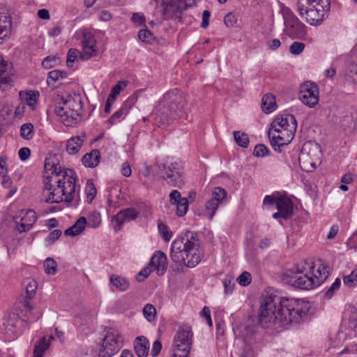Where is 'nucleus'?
Masks as SVG:
<instances>
[{"instance_id": "obj_1", "label": "nucleus", "mask_w": 357, "mask_h": 357, "mask_svg": "<svg viewBox=\"0 0 357 357\" xmlns=\"http://www.w3.org/2000/svg\"><path fill=\"white\" fill-rule=\"evenodd\" d=\"M309 310V303L303 300L269 295L261 303L258 323L267 328L301 324L308 319Z\"/></svg>"}, {"instance_id": "obj_2", "label": "nucleus", "mask_w": 357, "mask_h": 357, "mask_svg": "<svg viewBox=\"0 0 357 357\" xmlns=\"http://www.w3.org/2000/svg\"><path fill=\"white\" fill-rule=\"evenodd\" d=\"M199 240L196 232L187 231L183 236L173 241L170 257L180 266L194 268L199 264L203 257L199 250Z\"/></svg>"}, {"instance_id": "obj_3", "label": "nucleus", "mask_w": 357, "mask_h": 357, "mask_svg": "<svg viewBox=\"0 0 357 357\" xmlns=\"http://www.w3.org/2000/svg\"><path fill=\"white\" fill-rule=\"evenodd\" d=\"M187 100L185 94L178 89L166 92L156 107V121L162 125L169 124L185 115Z\"/></svg>"}, {"instance_id": "obj_4", "label": "nucleus", "mask_w": 357, "mask_h": 357, "mask_svg": "<svg viewBox=\"0 0 357 357\" xmlns=\"http://www.w3.org/2000/svg\"><path fill=\"white\" fill-rule=\"evenodd\" d=\"M331 8V0H298L297 10L312 26L322 23Z\"/></svg>"}, {"instance_id": "obj_5", "label": "nucleus", "mask_w": 357, "mask_h": 357, "mask_svg": "<svg viewBox=\"0 0 357 357\" xmlns=\"http://www.w3.org/2000/svg\"><path fill=\"white\" fill-rule=\"evenodd\" d=\"M306 268L296 265L282 274L281 278L287 284L303 290L314 289L320 285L321 280H316L311 276L310 271L305 273Z\"/></svg>"}, {"instance_id": "obj_6", "label": "nucleus", "mask_w": 357, "mask_h": 357, "mask_svg": "<svg viewBox=\"0 0 357 357\" xmlns=\"http://www.w3.org/2000/svg\"><path fill=\"white\" fill-rule=\"evenodd\" d=\"M74 174L69 176L66 172L62 178L55 181L57 183L56 188L50 192L47 198L45 199L47 203H60L63 200L66 202H70L74 198L76 191V178Z\"/></svg>"}, {"instance_id": "obj_7", "label": "nucleus", "mask_w": 357, "mask_h": 357, "mask_svg": "<svg viewBox=\"0 0 357 357\" xmlns=\"http://www.w3.org/2000/svg\"><path fill=\"white\" fill-rule=\"evenodd\" d=\"M160 174L170 187L181 188L185 183L183 167L177 162L163 164L160 167Z\"/></svg>"}, {"instance_id": "obj_8", "label": "nucleus", "mask_w": 357, "mask_h": 357, "mask_svg": "<svg viewBox=\"0 0 357 357\" xmlns=\"http://www.w3.org/2000/svg\"><path fill=\"white\" fill-rule=\"evenodd\" d=\"M122 337L117 331L109 330L106 332L98 351V357H112L122 347Z\"/></svg>"}, {"instance_id": "obj_9", "label": "nucleus", "mask_w": 357, "mask_h": 357, "mask_svg": "<svg viewBox=\"0 0 357 357\" xmlns=\"http://www.w3.org/2000/svg\"><path fill=\"white\" fill-rule=\"evenodd\" d=\"M192 332L186 327L178 330L174 337V349L171 357H188L191 349Z\"/></svg>"}, {"instance_id": "obj_10", "label": "nucleus", "mask_w": 357, "mask_h": 357, "mask_svg": "<svg viewBox=\"0 0 357 357\" xmlns=\"http://www.w3.org/2000/svg\"><path fill=\"white\" fill-rule=\"evenodd\" d=\"M263 204L267 206H273L275 205L278 211L283 213H287V216L290 218L294 214V204L292 201L287 197V194L279 192H273L271 195H266Z\"/></svg>"}, {"instance_id": "obj_11", "label": "nucleus", "mask_w": 357, "mask_h": 357, "mask_svg": "<svg viewBox=\"0 0 357 357\" xmlns=\"http://www.w3.org/2000/svg\"><path fill=\"white\" fill-rule=\"evenodd\" d=\"M285 31L288 36L294 39H303L307 35L306 26L292 13L284 15Z\"/></svg>"}, {"instance_id": "obj_12", "label": "nucleus", "mask_w": 357, "mask_h": 357, "mask_svg": "<svg viewBox=\"0 0 357 357\" xmlns=\"http://www.w3.org/2000/svg\"><path fill=\"white\" fill-rule=\"evenodd\" d=\"M295 132L294 131L282 129L273 130V128H270L268 131V136L273 149L278 153H281L282 148L291 142Z\"/></svg>"}, {"instance_id": "obj_13", "label": "nucleus", "mask_w": 357, "mask_h": 357, "mask_svg": "<svg viewBox=\"0 0 357 357\" xmlns=\"http://www.w3.org/2000/svg\"><path fill=\"white\" fill-rule=\"evenodd\" d=\"M155 8L154 15L160 20L174 18L180 13V7L176 0H154Z\"/></svg>"}, {"instance_id": "obj_14", "label": "nucleus", "mask_w": 357, "mask_h": 357, "mask_svg": "<svg viewBox=\"0 0 357 357\" xmlns=\"http://www.w3.org/2000/svg\"><path fill=\"white\" fill-rule=\"evenodd\" d=\"M55 105L54 112L59 117L60 121L66 126H72L77 123V119L74 116V112L69 109L68 106L66 105V102L64 100L63 96L57 95L54 99Z\"/></svg>"}, {"instance_id": "obj_15", "label": "nucleus", "mask_w": 357, "mask_h": 357, "mask_svg": "<svg viewBox=\"0 0 357 357\" xmlns=\"http://www.w3.org/2000/svg\"><path fill=\"white\" fill-rule=\"evenodd\" d=\"M299 99L309 107H314L319 102V87L317 84L306 82L301 84Z\"/></svg>"}, {"instance_id": "obj_16", "label": "nucleus", "mask_w": 357, "mask_h": 357, "mask_svg": "<svg viewBox=\"0 0 357 357\" xmlns=\"http://www.w3.org/2000/svg\"><path fill=\"white\" fill-rule=\"evenodd\" d=\"M37 219L36 212L29 209L26 211L21 210L13 217V221L16 224L20 232H24L30 229Z\"/></svg>"}, {"instance_id": "obj_17", "label": "nucleus", "mask_w": 357, "mask_h": 357, "mask_svg": "<svg viewBox=\"0 0 357 357\" xmlns=\"http://www.w3.org/2000/svg\"><path fill=\"white\" fill-rule=\"evenodd\" d=\"M227 196L226 190L221 187H216L212 192V197L206 203L205 215L212 220L220 203Z\"/></svg>"}, {"instance_id": "obj_18", "label": "nucleus", "mask_w": 357, "mask_h": 357, "mask_svg": "<svg viewBox=\"0 0 357 357\" xmlns=\"http://www.w3.org/2000/svg\"><path fill=\"white\" fill-rule=\"evenodd\" d=\"M15 70L12 63L0 56V89L6 91L13 85V76Z\"/></svg>"}, {"instance_id": "obj_19", "label": "nucleus", "mask_w": 357, "mask_h": 357, "mask_svg": "<svg viewBox=\"0 0 357 357\" xmlns=\"http://www.w3.org/2000/svg\"><path fill=\"white\" fill-rule=\"evenodd\" d=\"M297 121L293 114L283 113L278 115L271 123V128L273 130L282 129L296 132Z\"/></svg>"}, {"instance_id": "obj_20", "label": "nucleus", "mask_w": 357, "mask_h": 357, "mask_svg": "<svg viewBox=\"0 0 357 357\" xmlns=\"http://www.w3.org/2000/svg\"><path fill=\"white\" fill-rule=\"evenodd\" d=\"M96 39L92 33L89 32H84L83 33V40L82 41L83 51L79 56L81 59L87 60L96 55Z\"/></svg>"}, {"instance_id": "obj_21", "label": "nucleus", "mask_w": 357, "mask_h": 357, "mask_svg": "<svg viewBox=\"0 0 357 357\" xmlns=\"http://www.w3.org/2000/svg\"><path fill=\"white\" fill-rule=\"evenodd\" d=\"M138 216L137 211L133 208H128L120 211L112 218V222L116 224L114 226L115 233H118L121 229L125 221L135 220Z\"/></svg>"}, {"instance_id": "obj_22", "label": "nucleus", "mask_w": 357, "mask_h": 357, "mask_svg": "<svg viewBox=\"0 0 357 357\" xmlns=\"http://www.w3.org/2000/svg\"><path fill=\"white\" fill-rule=\"evenodd\" d=\"M149 266L153 271H157L158 275H162L167 269V258L166 255L162 251H157L152 256Z\"/></svg>"}, {"instance_id": "obj_23", "label": "nucleus", "mask_w": 357, "mask_h": 357, "mask_svg": "<svg viewBox=\"0 0 357 357\" xmlns=\"http://www.w3.org/2000/svg\"><path fill=\"white\" fill-rule=\"evenodd\" d=\"M135 103L133 98H128L121 105V107L113 114V115L107 120V122L111 124H115L121 121L128 114L130 108Z\"/></svg>"}, {"instance_id": "obj_24", "label": "nucleus", "mask_w": 357, "mask_h": 357, "mask_svg": "<svg viewBox=\"0 0 357 357\" xmlns=\"http://www.w3.org/2000/svg\"><path fill=\"white\" fill-rule=\"evenodd\" d=\"M64 100L66 102V105L68 106V109L74 112V116L77 119V123L80 121V118L82 115V101L79 96H71L68 95Z\"/></svg>"}, {"instance_id": "obj_25", "label": "nucleus", "mask_w": 357, "mask_h": 357, "mask_svg": "<svg viewBox=\"0 0 357 357\" xmlns=\"http://www.w3.org/2000/svg\"><path fill=\"white\" fill-rule=\"evenodd\" d=\"M349 313V318L344 321V327L347 332V335H357V308L351 307L348 310Z\"/></svg>"}, {"instance_id": "obj_26", "label": "nucleus", "mask_w": 357, "mask_h": 357, "mask_svg": "<svg viewBox=\"0 0 357 357\" xmlns=\"http://www.w3.org/2000/svg\"><path fill=\"white\" fill-rule=\"evenodd\" d=\"M86 139V134L82 133L81 136H75L70 138L66 144V152L70 155H74L79 152L83 142Z\"/></svg>"}, {"instance_id": "obj_27", "label": "nucleus", "mask_w": 357, "mask_h": 357, "mask_svg": "<svg viewBox=\"0 0 357 357\" xmlns=\"http://www.w3.org/2000/svg\"><path fill=\"white\" fill-rule=\"evenodd\" d=\"M134 349L138 357H146L149 354V342L144 336H138L134 342Z\"/></svg>"}, {"instance_id": "obj_28", "label": "nucleus", "mask_w": 357, "mask_h": 357, "mask_svg": "<svg viewBox=\"0 0 357 357\" xmlns=\"http://www.w3.org/2000/svg\"><path fill=\"white\" fill-rule=\"evenodd\" d=\"M100 152L98 149H93L90 153H86L82 158V164L86 167L94 168L100 162Z\"/></svg>"}, {"instance_id": "obj_29", "label": "nucleus", "mask_w": 357, "mask_h": 357, "mask_svg": "<svg viewBox=\"0 0 357 357\" xmlns=\"http://www.w3.org/2000/svg\"><path fill=\"white\" fill-rule=\"evenodd\" d=\"M314 266H310V275L313 276L316 280L320 281V284H322L329 275V266L327 264L321 263L319 266L314 271Z\"/></svg>"}, {"instance_id": "obj_30", "label": "nucleus", "mask_w": 357, "mask_h": 357, "mask_svg": "<svg viewBox=\"0 0 357 357\" xmlns=\"http://www.w3.org/2000/svg\"><path fill=\"white\" fill-rule=\"evenodd\" d=\"M12 20L10 15L4 14L0 16V40L8 36L11 31Z\"/></svg>"}, {"instance_id": "obj_31", "label": "nucleus", "mask_w": 357, "mask_h": 357, "mask_svg": "<svg viewBox=\"0 0 357 357\" xmlns=\"http://www.w3.org/2000/svg\"><path fill=\"white\" fill-rule=\"evenodd\" d=\"M261 107L266 114L273 112L277 107L275 96L272 93L265 94L262 98Z\"/></svg>"}, {"instance_id": "obj_32", "label": "nucleus", "mask_w": 357, "mask_h": 357, "mask_svg": "<svg viewBox=\"0 0 357 357\" xmlns=\"http://www.w3.org/2000/svg\"><path fill=\"white\" fill-rule=\"evenodd\" d=\"M109 281L113 286L121 291H126L130 286V282L127 278L115 274L110 276Z\"/></svg>"}, {"instance_id": "obj_33", "label": "nucleus", "mask_w": 357, "mask_h": 357, "mask_svg": "<svg viewBox=\"0 0 357 357\" xmlns=\"http://www.w3.org/2000/svg\"><path fill=\"white\" fill-rule=\"evenodd\" d=\"M39 96L38 91H29L26 92L20 91V97L26 105L33 107L37 103V98Z\"/></svg>"}, {"instance_id": "obj_34", "label": "nucleus", "mask_w": 357, "mask_h": 357, "mask_svg": "<svg viewBox=\"0 0 357 357\" xmlns=\"http://www.w3.org/2000/svg\"><path fill=\"white\" fill-rule=\"evenodd\" d=\"M50 342L46 340L45 337H43L37 342L34 347L33 357H43L45 351L48 349Z\"/></svg>"}, {"instance_id": "obj_35", "label": "nucleus", "mask_w": 357, "mask_h": 357, "mask_svg": "<svg viewBox=\"0 0 357 357\" xmlns=\"http://www.w3.org/2000/svg\"><path fill=\"white\" fill-rule=\"evenodd\" d=\"M36 290V282L35 281L29 282L26 286V296L24 300V305L29 310L31 309L29 300L33 296Z\"/></svg>"}, {"instance_id": "obj_36", "label": "nucleus", "mask_w": 357, "mask_h": 357, "mask_svg": "<svg viewBox=\"0 0 357 357\" xmlns=\"http://www.w3.org/2000/svg\"><path fill=\"white\" fill-rule=\"evenodd\" d=\"M67 73L64 70H53L48 73L47 83L49 86L54 85L56 81L67 77Z\"/></svg>"}, {"instance_id": "obj_37", "label": "nucleus", "mask_w": 357, "mask_h": 357, "mask_svg": "<svg viewBox=\"0 0 357 357\" xmlns=\"http://www.w3.org/2000/svg\"><path fill=\"white\" fill-rule=\"evenodd\" d=\"M34 133L33 126L31 123H26L20 127V136L26 140H30L33 138Z\"/></svg>"}, {"instance_id": "obj_38", "label": "nucleus", "mask_w": 357, "mask_h": 357, "mask_svg": "<svg viewBox=\"0 0 357 357\" xmlns=\"http://www.w3.org/2000/svg\"><path fill=\"white\" fill-rule=\"evenodd\" d=\"M236 143L242 148H247L249 145L250 140L248 135L241 131H234L233 132Z\"/></svg>"}, {"instance_id": "obj_39", "label": "nucleus", "mask_w": 357, "mask_h": 357, "mask_svg": "<svg viewBox=\"0 0 357 357\" xmlns=\"http://www.w3.org/2000/svg\"><path fill=\"white\" fill-rule=\"evenodd\" d=\"M174 205L176 206V215L179 217L184 216L188 209V199L185 197H183L180 199L179 202H176V203H175Z\"/></svg>"}, {"instance_id": "obj_40", "label": "nucleus", "mask_w": 357, "mask_h": 357, "mask_svg": "<svg viewBox=\"0 0 357 357\" xmlns=\"http://www.w3.org/2000/svg\"><path fill=\"white\" fill-rule=\"evenodd\" d=\"M45 272L47 275H54L57 272V263L52 257H48L45 259Z\"/></svg>"}, {"instance_id": "obj_41", "label": "nucleus", "mask_w": 357, "mask_h": 357, "mask_svg": "<svg viewBox=\"0 0 357 357\" xmlns=\"http://www.w3.org/2000/svg\"><path fill=\"white\" fill-rule=\"evenodd\" d=\"M143 314L148 321L152 322L155 320L156 310L153 305L146 304L143 308Z\"/></svg>"}, {"instance_id": "obj_42", "label": "nucleus", "mask_w": 357, "mask_h": 357, "mask_svg": "<svg viewBox=\"0 0 357 357\" xmlns=\"http://www.w3.org/2000/svg\"><path fill=\"white\" fill-rule=\"evenodd\" d=\"M101 223V217L100 213L97 211L92 212L88 217L86 225L89 227H98Z\"/></svg>"}, {"instance_id": "obj_43", "label": "nucleus", "mask_w": 357, "mask_h": 357, "mask_svg": "<svg viewBox=\"0 0 357 357\" xmlns=\"http://www.w3.org/2000/svg\"><path fill=\"white\" fill-rule=\"evenodd\" d=\"M158 227L162 239L166 242L169 241L172 236V233L169 230L168 227L165 223L159 221Z\"/></svg>"}, {"instance_id": "obj_44", "label": "nucleus", "mask_w": 357, "mask_h": 357, "mask_svg": "<svg viewBox=\"0 0 357 357\" xmlns=\"http://www.w3.org/2000/svg\"><path fill=\"white\" fill-rule=\"evenodd\" d=\"M341 285V280L340 278H336L333 283L326 289L325 291V297L330 299L335 293L340 289Z\"/></svg>"}, {"instance_id": "obj_45", "label": "nucleus", "mask_w": 357, "mask_h": 357, "mask_svg": "<svg viewBox=\"0 0 357 357\" xmlns=\"http://www.w3.org/2000/svg\"><path fill=\"white\" fill-rule=\"evenodd\" d=\"M343 283L349 288L355 287L357 285V273L353 271L349 275L344 276Z\"/></svg>"}, {"instance_id": "obj_46", "label": "nucleus", "mask_w": 357, "mask_h": 357, "mask_svg": "<svg viewBox=\"0 0 357 357\" xmlns=\"http://www.w3.org/2000/svg\"><path fill=\"white\" fill-rule=\"evenodd\" d=\"M85 192L86 194V197L89 200V202H91L96 197L97 193L96 189L95 188L94 184L93 183L92 180L87 181L86 185L85 188Z\"/></svg>"}, {"instance_id": "obj_47", "label": "nucleus", "mask_w": 357, "mask_h": 357, "mask_svg": "<svg viewBox=\"0 0 357 357\" xmlns=\"http://www.w3.org/2000/svg\"><path fill=\"white\" fill-rule=\"evenodd\" d=\"M70 171L71 174H75V172H73L72 170L70 169H63L62 167L59 165L58 162H56L52 169V172L50 173V178L52 180L58 179L57 177L61 175L62 176L64 175V172Z\"/></svg>"}, {"instance_id": "obj_48", "label": "nucleus", "mask_w": 357, "mask_h": 357, "mask_svg": "<svg viewBox=\"0 0 357 357\" xmlns=\"http://www.w3.org/2000/svg\"><path fill=\"white\" fill-rule=\"evenodd\" d=\"M59 60L56 56H46L42 61V66L45 69L52 68L57 64Z\"/></svg>"}, {"instance_id": "obj_49", "label": "nucleus", "mask_w": 357, "mask_h": 357, "mask_svg": "<svg viewBox=\"0 0 357 357\" xmlns=\"http://www.w3.org/2000/svg\"><path fill=\"white\" fill-rule=\"evenodd\" d=\"M269 153L270 152L267 146L263 144L256 145L253 151V155L257 158L268 155Z\"/></svg>"}, {"instance_id": "obj_50", "label": "nucleus", "mask_w": 357, "mask_h": 357, "mask_svg": "<svg viewBox=\"0 0 357 357\" xmlns=\"http://www.w3.org/2000/svg\"><path fill=\"white\" fill-rule=\"evenodd\" d=\"M137 36L139 39L142 42L151 43L153 40V34L147 27L144 29L139 30Z\"/></svg>"}, {"instance_id": "obj_51", "label": "nucleus", "mask_w": 357, "mask_h": 357, "mask_svg": "<svg viewBox=\"0 0 357 357\" xmlns=\"http://www.w3.org/2000/svg\"><path fill=\"white\" fill-rule=\"evenodd\" d=\"M237 281L241 286L246 287L251 283L252 276L248 271H243L237 278Z\"/></svg>"}, {"instance_id": "obj_52", "label": "nucleus", "mask_w": 357, "mask_h": 357, "mask_svg": "<svg viewBox=\"0 0 357 357\" xmlns=\"http://www.w3.org/2000/svg\"><path fill=\"white\" fill-rule=\"evenodd\" d=\"M86 223V219L84 217H80L71 227L78 235L84 229Z\"/></svg>"}, {"instance_id": "obj_53", "label": "nucleus", "mask_w": 357, "mask_h": 357, "mask_svg": "<svg viewBox=\"0 0 357 357\" xmlns=\"http://www.w3.org/2000/svg\"><path fill=\"white\" fill-rule=\"evenodd\" d=\"M61 235V231L60 229H55L50 232V234L45 238V243L47 245H52Z\"/></svg>"}, {"instance_id": "obj_54", "label": "nucleus", "mask_w": 357, "mask_h": 357, "mask_svg": "<svg viewBox=\"0 0 357 357\" xmlns=\"http://www.w3.org/2000/svg\"><path fill=\"white\" fill-rule=\"evenodd\" d=\"M305 48V44L301 42H294L289 47L291 54L298 55Z\"/></svg>"}, {"instance_id": "obj_55", "label": "nucleus", "mask_w": 357, "mask_h": 357, "mask_svg": "<svg viewBox=\"0 0 357 357\" xmlns=\"http://www.w3.org/2000/svg\"><path fill=\"white\" fill-rule=\"evenodd\" d=\"M78 50L76 49L70 48L67 53V59H66V65L68 67H71L73 63L75 62V59L78 55Z\"/></svg>"}, {"instance_id": "obj_56", "label": "nucleus", "mask_w": 357, "mask_h": 357, "mask_svg": "<svg viewBox=\"0 0 357 357\" xmlns=\"http://www.w3.org/2000/svg\"><path fill=\"white\" fill-rule=\"evenodd\" d=\"M131 21L133 23L138 24V25H139V26H144L146 27V26L145 24V22H146L145 16L142 13H133L132 15V17H131Z\"/></svg>"}, {"instance_id": "obj_57", "label": "nucleus", "mask_w": 357, "mask_h": 357, "mask_svg": "<svg viewBox=\"0 0 357 357\" xmlns=\"http://www.w3.org/2000/svg\"><path fill=\"white\" fill-rule=\"evenodd\" d=\"M224 22L227 27H233L237 22V18L233 13L230 12L225 16Z\"/></svg>"}, {"instance_id": "obj_58", "label": "nucleus", "mask_w": 357, "mask_h": 357, "mask_svg": "<svg viewBox=\"0 0 357 357\" xmlns=\"http://www.w3.org/2000/svg\"><path fill=\"white\" fill-rule=\"evenodd\" d=\"M152 271L153 269H151L149 265L137 274L136 276V280L139 282L143 281L145 278H148Z\"/></svg>"}, {"instance_id": "obj_59", "label": "nucleus", "mask_w": 357, "mask_h": 357, "mask_svg": "<svg viewBox=\"0 0 357 357\" xmlns=\"http://www.w3.org/2000/svg\"><path fill=\"white\" fill-rule=\"evenodd\" d=\"M122 89L123 86H121V82H120L112 87L108 97L116 100L117 96L120 93Z\"/></svg>"}, {"instance_id": "obj_60", "label": "nucleus", "mask_w": 357, "mask_h": 357, "mask_svg": "<svg viewBox=\"0 0 357 357\" xmlns=\"http://www.w3.org/2000/svg\"><path fill=\"white\" fill-rule=\"evenodd\" d=\"M254 351L250 344H245L240 354V357H254Z\"/></svg>"}, {"instance_id": "obj_61", "label": "nucleus", "mask_w": 357, "mask_h": 357, "mask_svg": "<svg viewBox=\"0 0 357 357\" xmlns=\"http://www.w3.org/2000/svg\"><path fill=\"white\" fill-rule=\"evenodd\" d=\"M200 315L206 318V322L210 327L213 326V322L211 317V311L208 307L204 306L202 312H200Z\"/></svg>"}, {"instance_id": "obj_62", "label": "nucleus", "mask_w": 357, "mask_h": 357, "mask_svg": "<svg viewBox=\"0 0 357 357\" xmlns=\"http://www.w3.org/2000/svg\"><path fill=\"white\" fill-rule=\"evenodd\" d=\"M211 17V12L208 10H205L202 13V22L201 23V27L206 29L209 25V20Z\"/></svg>"}, {"instance_id": "obj_63", "label": "nucleus", "mask_w": 357, "mask_h": 357, "mask_svg": "<svg viewBox=\"0 0 357 357\" xmlns=\"http://www.w3.org/2000/svg\"><path fill=\"white\" fill-rule=\"evenodd\" d=\"M224 288H225V292L227 294H230L232 293L234 289V284L232 282L231 279L225 278L223 281Z\"/></svg>"}, {"instance_id": "obj_64", "label": "nucleus", "mask_w": 357, "mask_h": 357, "mask_svg": "<svg viewBox=\"0 0 357 357\" xmlns=\"http://www.w3.org/2000/svg\"><path fill=\"white\" fill-rule=\"evenodd\" d=\"M31 151L29 148H21L18 151V155L21 160L25 161L30 157Z\"/></svg>"}]
</instances>
